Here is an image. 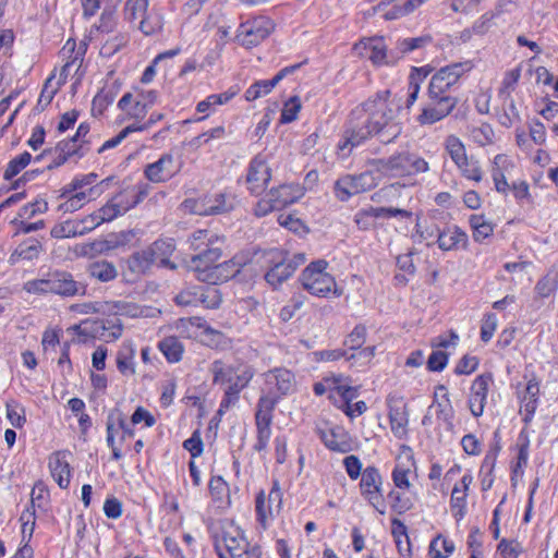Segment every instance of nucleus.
<instances>
[{
	"mask_svg": "<svg viewBox=\"0 0 558 558\" xmlns=\"http://www.w3.org/2000/svg\"><path fill=\"white\" fill-rule=\"evenodd\" d=\"M23 412V409L20 408L16 403H7V417L16 428H21L26 422Z\"/></svg>",
	"mask_w": 558,
	"mask_h": 558,
	"instance_id": "61",
	"label": "nucleus"
},
{
	"mask_svg": "<svg viewBox=\"0 0 558 558\" xmlns=\"http://www.w3.org/2000/svg\"><path fill=\"white\" fill-rule=\"evenodd\" d=\"M44 247L40 241L37 239H27L26 241L19 244V246L9 256V264L15 265L20 260H33L38 258Z\"/></svg>",
	"mask_w": 558,
	"mask_h": 558,
	"instance_id": "27",
	"label": "nucleus"
},
{
	"mask_svg": "<svg viewBox=\"0 0 558 558\" xmlns=\"http://www.w3.org/2000/svg\"><path fill=\"white\" fill-rule=\"evenodd\" d=\"M208 486L213 501L218 508L226 509L230 507L231 498L229 485L221 476H213Z\"/></svg>",
	"mask_w": 558,
	"mask_h": 558,
	"instance_id": "32",
	"label": "nucleus"
},
{
	"mask_svg": "<svg viewBox=\"0 0 558 558\" xmlns=\"http://www.w3.org/2000/svg\"><path fill=\"white\" fill-rule=\"evenodd\" d=\"M278 210L293 204L303 196V189L299 184H282L268 192Z\"/></svg>",
	"mask_w": 558,
	"mask_h": 558,
	"instance_id": "25",
	"label": "nucleus"
},
{
	"mask_svg": "<svg viewBox=\"0 0 558 558\" xmlns=\"http://www.w3.org/2000/svg\"><path fill=\"white\" fill-rule=\"evenodd\" d=\"M428 94V104H426L416 120L421 125H432L447 118L457 107L458 98L454 96H444L438 94Z\"/></svg>",
	"mask_w": 558,
	"mask_h": 558,
	"instance_id": "5",
	"label": "nucleus"
},
{
	"mask_svg": "<svg viewBox=\"0 0 558 558\" xmlns=\"http://www.w3.org/2000/svg\"><path fill=\"white\" fill-rule=\"evenodd\" d=\"M282 508V492L277 480L272 481L271 488L268 494L260 490L255 498V511L257 521L264 529L267 526L268 520L275 518Z\"/></svg>",
	"mask_w": 558,
	"mask_h": 558,
	"instance_id": "7",
	"label": "nucleus"
},
{
	"mask_svg": "<svg viewBox=\"0 0 558 558\" xmlns=\"http://www.w3.org/2000/svg\"><path fill=\"white\" fill-rule=\"evenodd\" d=\"M174 302L180 306H195L198 303H205L204 293H199L196 288L185 289L175 295Z\"/></svg>",
	"mask_w": 558,
	"mask_h": 558,
	"instance_id": "49",
	"label": "nucleus"
},
{
	"mask_svg": "<svg viewBox=\"0 0 558 558\" xmlns=\"http://www.w3.org/2000/svg\"><path fill=\"white\" fill-rule=\"evenodd\" d=\"M107 432V445L112 450V459L118 461L122 458V452L119 446L116 444V435L119 433L117 425V410L111 412L106 422Z\"/></svg>",
	"mask_w": 558,
	"mask_h": 558,
	"instance_id": "43",
	"label": "nucleus"
},
{
	"mask_svg": "<svg viewBox=\"0 0 558 558\" xmlns=\"http://www.w3.org/2000/svg\"><path fill=\"white\" fill-rule=\"evenodd\" d=\"M427 76L424 69H413L409 77V96L407 99V108H411L417 99L420 93V83Z\"/></svg>",
	"mask_w": 558,
	"mask_h": 558,
	"instance_id": "45",
	"label": "nucleus"
},
{
	"mask_svg": "<svg viewBox=\"0 0 558 558\" xmlns=\"http://www.w3.org/2000/svg\"><path fill=\"white\" fill-rule=\"evenodd\" d=\"M242 266L243 264L236 258L219 263L210 270L209 275L202 276V281L214 286L228 281L240 272Z\"/></svg>",
	"mask_w": 558,
	"mask_h": 558,
	"instance_id": "23",
	"label": "nucleus"
},
{
	"mask_svg": "<svg viewBox=\"0 0 558 558\" xmlns=\"http://www.w3.org/2000/svg\"><path fill=\"white\" fill-rule=\"evenodd\" d=\"M320 439L331 451L348 453L354 449L350 434L341 426H333L320 432Z\"/></svg>",
	"mask_w": 558,
	"mask_h": 558,
	"instance_id": "20",
	"label": "nucleus"
},
{
	"mask_svg": "<svg viewBox=\"0 0 558 558\" xmlns=\"http://www.w3.org/2000/svg\"><path fill=\"white\" fill-rule=\"evenodd\" d=\"M414 466L413 450L409 446L402 445L397 457V464L392 472V481L396 487L404 490L411 488L412 484L410 483L409 475Z\"/></svg>",
	"mask_w": 558,
	"mask_h": 558,
	"instance_id": "17",
	"label": "nucleus"
},
{
	"mask_svg": "<svg viewBox=\"0 0 558 558\" xmlns=\"http://www.w3.org/2000/svg\"><path fill=\"white\" fill-rule=\"evenodd\" d=\"M353 53L372 61L376 66L388 64L387 46L383 37L363 38L353 46Z\"/></svg>",
	"mask_w": 558,
	"mask_h": 558,
	"instance_id": "13",
	"label": "nucleus"
},
{
	"mask_svg": "<svg viewBox=\"0 0 558 558\" xmlns=\"http://www.w3.org/2000/svg\"><path fill=\"white\" fill-rule=\"evenodd\" d=\"M473 478L465 474L462 476L460 484H456L450 499L452 515L458 520H462L465 515L468 490Z\"/></svg>",
	"mask_w": 558,
	"mask_h": 558,
	"instance_id": "24",
	"label": "nucleus"
},
{
	"mask_svg": "<svg viewBox=\"0 0 558 558\" xmlns=\"http://www.w3.org/2000/svg\"><path fill=\"white\" fill-rule=\"evenodd\" d=\"M271 179V169L268 165V156L256 155L250 162L246 174V183L251 193L259 195Z\"/></svg>",
	"mask_w": 558,
	"mask_h": 558,
	"instance_id": "12",
	"label": "nucleus"
},
{
	"mask_svg": "<svg viewBox=\"0 0 558 558\" xmlns=\"http://www.w3.org/2000/svg\"><path fill=\"white\" fill-rule=\"evenodd\" d=\"M294 272V266L287 260L277 262L266 274L265 280L272 288H277Z\"/></svg>",
	"mask_w": 558,
	"mask_h": 558,
	"instance_id": "36",
	"label": "nucleus"
},
{
	"mask_svg": "<svg viewBox=\"0 0 558 558\" xmlns=\"http://www.w3.org/2000/svg\"><path fill=\"white\" fill-rule=\"evenodd\" d=\"M307 61L299 62L281 69L271 80L257 81L245 90V99L247 101L256 100L257 98L269 94L275 86H277L283 78L296 74L304 63Z\"/></svg>",
	"mask_w": 558,
	"mask_h": 558,
	"instance_id": "14",
	"label": "nucleus"
},
{
	"mask_svg": "<svg viewBox=\"0 0 558 558\" xmlns=\"http://www.w3.org/2000/svg\"><path fill=\"white\" fill-rule=\"evenodd\" d=\"M48 210V203L44 198H37L20 208L17 217L22 219H32L36 215L45 214Z\"/></svg>",
	"mask_w": 558,
	"mask_h": 558,
	"instance_id": "50",
	"label": "nucleus"
},
{
	"mask_svg": "<svg viewBox=\"0 0 558 558\" xmlns=\"http://www.w3.org/2000/svg\"><path fill=\"white\" fill-rule=\"evenodd\" d=\"M49 470L52 477L61 488H66L70 484V464L65 459L64 452H56L49 458Z\"/></svg>",
	"mask_w": 558,
	"mask_h": 558,
	"instance_id": "26",
	"label": "nucleus"
},
{
	"mask_svg": "<svg viewBox=\"0 0 558 558\" xmlns=\"http://www.w3.org/2000/svg\"><path fill=\"white\" fill-rule=\"evenodd\" d=\"M342 292V289L337 286L335 278L330 274H323L316 277V296L329 298L332 295L333 298H339Z\"/></svg>",
	"mask_w": 558,
	"mask_h": 558,
	"instance_id": "38",
	"label": "nucleus"
},
{
	"mask_svg": "<svg viewBox=\"0 0 558 558\" xmlns=\"http://www.w3.org/2000/svg\"><path fill=\"white\" fill-rule=\"evenodd\" d=\"M162 26V15L154 10L150 12H146L140 22V29L146 36L160 32Z\"/></svg>",
	"mask_w": 558,
	"mask_h": 558,
	"instance_id": "44",
	"label": "nucleus"
},
{
	"mask_svg": "<svg viewBox=\"0 0 558 558\" xmlns=\"http://www.w3.org/2000/svg\"><path fill=\"white\" fill-rule=\"evenodd\" d=\"M383 480L375 466H367L361 475L362 496L381 514L385 513V501L381 494Z\"/></svg>",
	"mask_w": 558,
	"mask_h": 558,
	"instance_id": "10",
	"label": "nucleus"
},
{
	"mask_svg": "<svg viewBox=\"0 0 558 558\" xmlns=\"http://www.w3.org/2000/svg\"><path fill=\"white\" fill-rule=\"evenodd\" d=\"M468 235L458 227H449L438 234V247L442 251L457 250L460 246L465 247Z\"/></svg>",
	"mask_w": 558,
	"mask_h": 558,
	"instance_id": "28",
	"label": "nucleus"
},
{
	"mask_svg": "<svg viewBox=\"0 0 558 558\" xmlns=\"http://www.w3.org/2000/svg\"><path fill=\"white\" fill-rule=\"evenodd\" d=\"M174 167V158L171 154H163L160 158L148 163L144 169L145 178L153 183H161L170 180L178 173Z\"/></svg>",
	"mask_w": 558,
	"mask_h": 558,
	"instance_id": "19",
	"label": "nucleus"
},
{
	"mask_svg": "<svg viewBox=\"0 0 558 558\" xmlns=\"http://www.w3.org/2000/svg\"><path fill=\"white\" fill-rule=\"evenodd\" d=\"M155 263L154 256L148 247L134 252L126 259L129 270L136 276L145 275Z\"/></svg>",
	"mask_w": 558,
	"mask_h": 558,
	"instance_id": "30",
	"label": "nucleus"
},
{
	"mask_svg": "<svg viewBox=\"0 0 558 558\" xmlns=\"http://www.w3.org/2000/svg\"><path fill=\"white\" fill-rule=\"evenodd\" d=\"M492 384L493 375L489 373L478 375L472 383L468 402L473 416L480 417L483 415Z\"/></svg>",
	"mask_w": 558,
	"mask_h": 558,
	"instance_id": "15",
	"label": "nucleus"
},
{
	"mask_svg": "<svg viewBox=\"0 0 558 558\" xmlns=\"http://www.w3.org/2000/svg\"><path fill=\"white\" fill-rule=\"evenodd\" d=\"M96 229L90 215L77 220H66L52 227L50 235L54 239L82 236Z\"/></svg>",
	"mask_w": 558,
	"mask_h": 558,
	"instance_id": "18",
	"label": "nucleus"
},
{
	"mask_svg": "<svg viewBox=\"0 0 558 558\" xmlns=\"http://www.w3.org/2000/svg\"><path fill=\"white\" fill-rule=\"evenodd\" d=\"M87 274L100 282H109L118 277V269L112 263L101 259L90 263Z\"/></svg>",
	"mask_w": 558,
	"mask_h": 558,
	"instance_id": "35",
	"label": "nucleus"
},
{
	"mask_svg": "<svg viewBox=\"0 0 558 558\" xmlns=\"http://www.w3.org/2000/svg\"><path fill=\"white\" fill-rule=\"evenodd\" d=\"M369 166L378 177L407 179L429 171L428 162L410 151H399L388 158L373 159Z\"/></svg>",
	"mask_w": 558,
	"mask_h": 558,
	"instance_id": "3",
	"label": "nucleus"
},
{
	"mask_svg": "<svg viewBox=\"0 0 558 558\" xmlns=\"http://www.w3.org/2000/svg\"><path fill=\"white\" fill-rule=\"evenodd\" d=\"M373 167L369 170L357 175L347 174L336 182L337 195L341 201L348 199L352 195H356L375 187L378 184V178L375 175Z\"/></svg>",
	"mask_w": 558,
	"mask_h": 558,
	"instance_id": "8",
	"label": "nucleus"
},
{
	"mask_svg": "<svg viewBox=\"0 0 558 558\" xmlns=\"http://www.w3.org/2000/svg\"><path fill=\"white\" fill-rule=\"evenodd\" d=\"M390 428L393 435L401 439L408 434L409 415L405 405L390 407L389 410Z\"/></svg>",
	"mask_w": 558,
	"mask_h": 558,
	"instance_id": "33",
	"label": "nucleus"
},
{
	"mask_svg": "<svg viewBox=\"0 0 558 558\" xmlns=\"http://www.w3.org/2000/svg\"><path fill=\"white\" fill-rule=\"evenodd\" d=\"M210 372L213 374V381L217 385H227V388H233L234 384H238V378L247 376L246 386L250 384L254 376V372L250 366L246 365H231L220 360L211 363Z\"/></svg>",
	"mask_w": 558,
	"mask_h": 558,
	"instance_id": "11",
	"label": "nucleus"
},
{
	"mask_svg": "<svg viewBox=\"0 0 558 558\" xmlns=\"http://www.w3.org/2000/svg\"><path fill=\"white\" fill-rule=\"evenodd\" d=\"M118 201L120 202L119 198L112 197L100 209L90 214L96 228L104 222L112 221L118 216L125 214V207H123L121 203L119 204Z\"/></svg>",
	"mask_w": 558,
	"mask_h": 558,
	"instance_id": "34",
	"label": "nucleus"
},
{
	"mask_svg": "<svg viewBox=\"0 0 558 558\" xmlns=\"http://www.w3.org/2000/svg\"><path fill=\"white\" fill-rule=\"evenodd\" d=\"M470 225L473 229V239L482 242L494 232V226L482 215H473L470 218Z\"/></svg>",
	"mask_w": 558,
	"mask_h": 558,
	"instance_id": "42",
	"label": "nucleus"
},
{
	"mask_svg": "<svg viewBox=\"0 0 558 558\" xmlns=\"http://www.w3.org/2000/svg\"><path fill=\"white\" fill-rule=\"evenodd\" d=\"M471 136L475 143L485 146L493 142L494 131L488 124H482L472 129Z\"/></svg>",
	"mask_w": 558,
	"mask_h": 558,
	"instance_id": "57",
	"label": "nucleus"
},
{
	"mask_svg": "<svg viewBox=\"0 0 558 558\" xmlns=\"http://www.w3.org/2000/svg\"><path fill=\"white\" fill-rule=\"evenodd\" d=\"M460 173L468 180L474 181L476 183L481 182L483 179V171L480 166V162L474 158H468L461 165H457Z\"/></svg>",
	"mask_w": 558,
	"mask_h": 558,
	"instance_id": "46",
	"label": "nucleus"
},
{
	"mask_svg": "<svg viewBox=\"0 0 558 558\" xmlns=\"http://www.w3.org/2000/svg\"><path fill=\"white\" fill-rule=\"evenodd\" d=\"M23 289L33 294L51 293V277L48 279H35L24 283Z\"/></svg>",
	"mask_w": 558,
	"mask_h": 558,
	"instance_id": "56",
	"label": "nucleus"
},
{
	"mask_svg": "<svg viewBox=\"0 0 558 558\" xmlns=\"http://www.w3.org/2000/svg\"><path fill=\"white\" fill-rule=\"evenodd\" d=\"M117 367L123 375L135 373L132 353L120 351L117 355Z\"/></svg>",
	"mask_w": 558,
	"mask_h": 558,
	"instance_id": "63",
	"label": "nucleus"
},
{
	"mask_svg": "<svg viewBox=\"0 0 558 558\" xmlns=\"http://www.w3.org/2000/svg\"><path fill=\"white\" fill-rule=\"evenodd\" d=\"M54 151H62L69 158L74 156L82 158L86 154L87 147H85L78 141L70 138L59 142L54 148Z\"/></svg>",
	"mask_w": 558,
	"mask_h": 558,
	"instance_id": "47",
	"label": "nucleus"
},
{
	"mask_svg": "<svg viewBox=\"0 0 558 558\" xmlns=\"http://www.w3.org/2000/svg\"><path fill=\"white\" fill-rule=\"evenodd\" d=\"M160 351L170 363L179 362L184 351L182 342L177 337H167L158 344Z\"/></svg>",
	"mask_w": 558,
	"mask_h": 558,
	"instance_id": "40",
	"label": "nucleus"
},
{
	"mask_svg": "<svg viewBox=\"0 0 558 558\" xmlns=\"http://www.w3.org/2000/svg\"><path fill=\"white\" fill-rule=\"evenodd\" d=\"M147 247L151 252L155 262L159 260L163 267H169L171 269L175 268V265L169 259L175 250V245L172 239L156 240Z\"/></svg>",
	"mask_w": 558,
	"mask_h": 558,
	"instance_id": "31",
	"label": "nucleus"
},
{
	"mask_svg": "<svg viewBox=\"0 0 558 558\" xmlns=\"http://www.w3.org/2000/svg\"><path fill=\"white\" fill-rule=\"evenodd\" d=\"M274 29L272 22L265 16H257L246 22H242L236 31V41L252 48L265 40Z\"/></svg>",
	"mask_w": 558,
	"mask_h": 558,
	"instance_id": "6",
	"label": "nucleus"
},
{
	"mask_svg": "<svg viewBox=\"0 0 558 558\" xmlns=\"http://www.w3.org/2000/svg\"><path fill=\"white\" fill-rule=\"evenodd\" d=\"M295 387L294 375L287 368H275L264 374V384L257 405L275 410L279 400L291 393Z\"/></svg>",
	"mask_w": 558,
	"mask_h": 558,
	"instance_id": "4",
	"label": "nucleus"
},
{
	"mask_svg": "<svg viewBox=\"0 0 558 558\" xmlns=\"http://www.w3.org/2000/svg\"><path fill=\"white\" fill-rule=\"evenodd\" d=\"M520 69L510 70L505 74L501 87L499 89V93L502 97L507 96V98H509V96H511V93L514 90V87L520 78Z\"/></svg>",
	"mask_w": 558,
	"mask_h": 558,
	"instance_id": "53",
	"label": "nucleus"
},
{
	"mask_svg": "<svg viewBox=\"0 0 558 558\" xmlns=\"http://www.w3.org/2000/svg\"><path fill=\"white\" fill-rule=\"evenodd\" d=\"M448 363V355L444 351L435 350L429 355L427 366L433 372H439L445 368Z\"/></svg>",
	"mask_w": 558,
	"mask_h": 558,
	"instance_id": "64",
	"label": "nucleus"
},
{
	"mask_svg": "<svg viewBox=\"0 0 558 558\" xmlns=\"http://www.w3.org/2000/svg\"><path fill=\"white\" fill-rule=\"evenodd\" d=\"M235 206V197L228 192L207 195L203 199L201 215H220L232 210Z\"/></svg>",
	"mask_w": 558,
	"mask_h": 558,
	"instance_id": "22",
	"label": "nucleus"
},
{
	"mask_svg": "<svg viewBox=\"0 0 558 558\" xmlns=\"http://www.w3.org/2000/svg\"><path fill=\"white\" fill-rule=\"evenodd\" d=\"M183 448L187 450L192 458H197L203 453V440L199 430H195L192 436L184 440Z\"/></svg>",
	"mask_w": 558,
	"mask_h": 558,
	"instance_id": "60",
	"label": "nucleus"
},
{
	"mask_svg": "<svg viewBox=\"0 0 558 558\" xmlns=\"http://www.w3.org/2000/svg\"><path fill=\"white\" fill-rule=\"evenodd\" d=\"M301 109V101L299 97L293 96L284 102L280 116L281 123H290L296 119L298 112Z\"/></svg>",
	"mask_w": 558,
	"mask_h": 558,
	"instance_id": "52",
	"label": "nucleus"
},
{
	"mask_svg": "<svg viewBox=\"0 0 558 558\" xmlns=\"http://www.w3.org/2000/svg\"><path fill=\"white\" fill-rule=\"evenodd\" d=\"M32 156L28 151H24L23 154L13 158L7 166L3 177L5 180H11L15 175H17L29 162Z\"/></svg>",
	"mask_w": 558,
	"mask_h": 558,
	"instance_id": "48",
	"label": "nucleus"
},
{
	"mask_svg": "<svg viewBox=\"0 0 558 558\" xmlns=\"http://www.w3.org/2000/svg\"><path fill=\"white\" fill-rule=\"evenodd\" d=\"M148 0H128L125 3V14L129 20L143 17L147 12Z\"/></svg>",
	"mask_w": 558,
	"mask_h": 558,
	"instance_id": "55",
	"label": "nucleus"
},
{
	"mask_svg": "<svg viewBox=\"0 0 558 558\" xmlns=\"http://www.w3.org/2000/svg\"><path fill=\"white\" fill-rule=\"evenodd\" d=\"M366 339V328L363 325H357L347 337L344 344L351 350H357L362 348Z\"/></svg>",
	"mask_w": 558,
	"mask_h": 558,
	"instance_id": "54",
	"label": "nucleus"
},
{
	"mask_svg": "<svg viewBox=\"0 0 558 558\" xmlns=\"http://www.w3.org/2000/svg\"><path fill=\"white\" fill-rule=\"evenodd\" d=\"M445 150L456 166L463 163L469 158L464 144L456 135L447 136L445 140Z\"/></svg>",
	"mask_w": 558,
	"mask_h": 558,
	"instance_id": "41",
	"label": "nucleus"
},
{
	"mask_svg": "<svg viewBox=\"0 0 558 558\" xmlns=\"http://www.w3.org/2000/svg\"><path fill=\"white\" fill-rule=\"evenodd\" d=\"M342 376L326 377L322 383H316V395L328 393V399L340 409L352 402L357 396V390L342 384Z\"/></svg>",
	"mask_w": 558,
	"mask_h": 558,
	"instance_id": "9",
	"label": "nucleus"
},
{
	"mask_svg": "<svg viewBox=\"0 0 558 558\" xmlns=\"http://www.w3.org/2000/svg\"><path fill=\"white\" fill-rule=\"evenodd\" d=\"M147 196V191L140 186L128 187L118 193L113 198H119L118 203L125 207V213L135 207Z\"/></svg>",
	"mask_w": 558,
	"mask_h": 558,
	"instance_id": "39",
	"label": "nucleus"
},
{
	"mask_svg": "<svg viewBox=\"0 0 558 558\" xmlns=\"http://www.w3.org/2000/svg\"><path fill=\"white\" fill-rule=\"evenodd\" d=\"M247 376L240 377L238 379V384L235 383L233 388H227L225 391V397L221 401V408H229L231 404H234L239 400V393L246 387Z\"/></svg>",
	"mask_w": 558,
	"mask_h": 558,
	"instance_id": "51",
	"label": "nucleus"
},
{
	"mask_svg": "<svg viewBox=\"0 0 558 558\" xmlns=\"http://www.w3.org/2000/svg\"><path fill=\"white\" fill-rule=\"evenodd\" d=\"M221 542L223 543V546L229 556L240 551H245L247 548V542L243 533L238 529L223 532Z\"/></svg>",
	"mask_w": 558,
	"mask_h": 558,
	"instance_id": "37",
	"label": "nucleus"
},
{
	"mask_svg": "<svg viewBox=\"0 0 558 558\" xmlns=\"http://www.w3.org/2000/svg\"><path fill=\"white\" fill-rule=\"evenodd\" d=\"M471 70L470 62H457L439 69L430 80L441 81L447 85L454 86L463 74Z\"/></svg>",
	"mask_w": 558,
	"mask_h": 558,
	"instance_id": "29",
	"label": "nucleus"
},
{
	"mask_svg": "<svg viewBox=\"0 0 558 558\" xmlns=\"http://www.w3.org/2000/svg\"><path fill=\"white\" fill-rule=\"evenodd\" d=\"M225 238L209 230H196L190 236V247L198 252L192 256L190 268L196 274V278L202 281V276L209 275L210 270L218 264L222 257Z\"/></svg>",
	"mask_w": 558,
	"mask_h": 558,
	"instance_id": "2",
	"label": "nucleus"
},
{
	"mask_svg": "<svg viewBox=\"0 0 558 558\" xmlns=\"http://www.w3.org/2000/svg\"><path fill=\"white\" fill-rule=\"evenodd\" d=\"M27 219H22L20 217L14 218L11 223L16 226V232L15 234H28L32 232H35L37 230H41L45 228V221L44 220H37L35 222H27Z\"/></svg>",
	"mask_w": 558,
	"mask_h": 558,
	"instance_id": "58",
	"label": "nucleus"
},
{
	"mask_svg": "<svg viewBox=\"0 0 558 558\" xmlns=\"http://www.w3.org/2000/svg\"><path fill=\"white\" fill-rule=\"evenodd\" d=\"M87 287L74 280L69 272H57L51 276V293L62 296L85 295Z\"/></svg>",
	"mask_w": 558,
	"mask_h": 558,
	"instance_id": "21",
	"label": "nucleus"
},
{
	"mask_svg": "<svg viewBox=\"0 0 558 558\" xmlns=\"http://www.w3.org/2000/svg\"><path fill=\"white\" fill-rule=\"evenodd\" d=\"M114 100V95L110 90H101L99 92L93 99V111H98L99 114L104 112V110L112 104Z\"/></svg>",
	"mask_w": 558,
	"mask_h": 558,
	"instance_id": "62",
	"label": "nucleus"
},
{
	"mask_svg": "<svg viewBox=\"0 0 558 558\" xmlns=\"http://www.w3.org/2000/svg\"><path fill=\"white\" fill-rule=\"evenodd\" d=\"M400 105L390 98V92L384 90L368 98L352 111L351 126L347 131V145H360L371 136H377L383 143H390L402 132L398 119Z\"/></svg>",
	"mask_w": 558,
	"mask_h": 558,
	"instance_id": "1",
	"label": "nucleus"
},
{
	"mask_svg": "<svg viewBox=\"0 0 558 558\" xmlns=\"http://www.w3.org/2000/svg\"><path fill=\"white\" fill-rule=\"evenodd\" d=\"M274 418V410L268 405H256L255 412V426H256V442L254 450L257 452L266 451L271 437V424Z\"/></svg>",
	"mask_w": 558,
	"mask_h": 558,
	"instance_id": "16",
	"label": "nucleus"
},
{
	"mask_svg": "<svg viewBox=\"0 0 558 558\" xmlns=\"http://www.w3.org/2000/svg\"><path fill=\"white\" fill-rule=\"evenodd\" d=\"M497 324L498 319L494 313H488L485 315L481 327V339L484 342H488L493 338L497 328Z\"/></svg>",
	"mask_w": 558,
	"mask_h": 558,
	"instance_id": "59",
	"label": "nucleus"
}]
</instances>
